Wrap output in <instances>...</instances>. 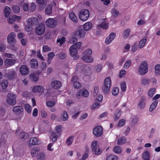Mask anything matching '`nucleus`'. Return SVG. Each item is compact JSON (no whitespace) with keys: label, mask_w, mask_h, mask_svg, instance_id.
Returning <instances> with one entry per match:
<instances>
[{"label":"nucleus","mask_w":160,"mask_h":160,"mask_svg":"<svg viewBox=\"0 0 160 160\" xmlns=\"http://www.w3.org/2000/svg\"><path fill=\"white\" fill-rule=\"evenodd\" d=\"M148 71V64L147 61L142 62L138 69V72L141 75L146 74Z\"/></svg>","instance_id":"obj_1"},{"label":"nucleus","mask_w":160,"mask_h":160,"mask_svg":"<svg viewBox=\"0 0 160 160\" xmlns=\"http://www.w3.org/2000/svg\"><path fill=\"white\" fill-rule=\"evenodd\" d=\"M82 71L85 76H89L91 74V69L88 66H82L81 64H78L77 65L76 72Z\"/></svg>","instance_id":"obj_2"},{"label":"nucleus","mask_w":160,"mask_h":160,"mask_svg":"<svg viewBox=\"0 0 160 160\" xmlns=\"http://www.w3.org/2000/svg\"><path fill=\"white\" fill-rule=\"evenodd\" d=\"M82 43L80 42H78L74 43L69 48V51L70 55L72 56L76 55L78 53V49L80 48Z\"/></svg>","instance_id":"obj_3"},{"label":"nucleus","mask_w":160,"mask_h":160,"mask_svg":"<svg viewBox=\"0 0 160 160\" xmlns=\"http://www.w3.org/2000/svg\"><path fill=\"white\" fill-rule=\"evenodd\" d=\"M22 8L25 12L29 11L33 12L36 10V6L34 2H32L30 3L24 2L22 5Z\"/></svg>","instance_id":"obj_4"},{"label":"nucleus","mask_w":160,"mask_h":160,"mask_svg":"<svg viewBox=\"0 0 160 160\" xmlns=\"http://www.w3.org/2000/svg\"><path fill=\"white\" fill-rule=\"evenodd\" d=\"M91 148L92 152L95 154L98 155L101 154L102 152V149L99 147L98 141H94L92 142Z\"/></svg>","instance_id":"obj_5"},{"label":"nucleus","mask_w":160,"mask_h":160,"mask_svg":"<svg viewBox=\"0 0 160 160\" xmlns=\"http://www.w3.org/2000/svg\"><path fill=\"white\" fill-rule=\"evenodd\" d=\"M17 96L16 94L9 93L7 95L6 102L8 104L11 105H13L16 103V99Z\"/></svg>","instance_id":"obj_6"},{"label":"nucleus","mask_w":160,"mask_h":160,"mask_svg":"<svg viewBox=\"0 0 160 160\" xmlns=\"http://www.w3.org/2000/svg\"><path fill=\"white\" fill-rule=\"evenodd\" d=\"M89 16V12L87 9H82L79 13V18L82 21H86Z\"/></svg>","instance_id":"obj_7"},{"label":"nucleus","mask_w":160,"mask_h":160,"mask_svg":"<svg viewBox=\"0 0 160 160\" xmlns=\"http://www.w3.org/2000/svg\"><path fill=\"white\" fill-rule=\"evenodd\" d=\"M57 24V21L54 18H49L45 22V24L47 26L51 28H53L56 27Z\"/></svg>","instance_id":"obj_8"},{"label":"nucleus","mask_w":160,"mask_h":160,"mask_svg":"<svg viewBox=\"0 0 160 160\" xmlns=\"http://www.w3.org/2000/svg\"><path fill=\"white\" fill-rule=\"evenodd\" d=\"M108 24L106 18H102L100 20L99 24L97 26V28L98 29L102 28L103 29L106 30L108 28Z\"/></svg>","instance_id":"obj_9"},{"label":"nucleus","mask_w":160,"mask_h":160,"mask_svg":"<svg viewBox=\"0 0 160 160\" xmlns=\"http://www.w3.org/2000/svg\"><path fill=\"white\" fill-rule=\"evenodd\" d=\"M89 95V92L88 90L85 89H81L78 90L76 95L77 98L80 99L81 97L87 98Z\"/></svg>","instance_id":"obj_10"},{"label":"nucleus","mask_w":160,"mask_h":160,"mask_svg":"<svg viewBox=\"0 0 160 160\" xmlns=\"http://www.w3.org/2000/svg\"><path fill=\"white\" fill-rule=\"evenodd\" d=\"M103 132L102 127L98 126L94 128L93 130V133L96 137H98L101 136Z\"/></svg>","instance_id":"obj_11"},{"label":"nucleus","mask_w":160,"mask_h":160,"mask_svg":"<svg viewBox=\"0 0 160 160\" xmlns=\"http://www.w3.org/2000/svg\"><path fill=\"white\" fill-rule=\"evenodd\" d=\"M45 30V27L44 24H40L36 28L35 32L37 35H41L44 33Z\"/></svg>","instance_id":"obj_12"},{"label":"nucleus","mask_w":160,"mask_h":160,"mask_svg":"<svg viewBox=\"0 0 160 160\" xmlns=\"http://www.w3.org/2000/svg\"><path fill=\"white\" fill-rule=\"evenodd\" d=\"M16 34L14 32L10 33L7 37V41L8 43L11 44L15 43L16 42L15 38Z\"/></svg>","instance_id":"obj_13"},{"label":"nucleus","mask_w":160,"mask_h":160,"mask_svg":"<svg viewBox=\"0 0 160 160\" xmlns=\"http://www.w3.org/2000/svg\"><path fill=\"white\" fill-rule=\"evenodd\" d=\"M14 59H7L4 61V65L6 68L14 65L16 62Z\"/></svg>","instance_id":"obj_14"},{"label":"nucleus","mask_w":160,"mask_h":160,"mask_svg":"<svg viewBox=\"0 0 160 160\" xmlns=\"http://www.w3.org/2000/svg\"><path fill=\"white\" fill-rule=\"evenodd\" d=\"M38 21L36 17H32L29 18L27 22L28 25L35 26L38 23Z\"/></svg>","instance_id":"obj_15"},{"label":"nucleus","mask_w":160,"mask_h":160,"mask_svg":"<svg viewBox=\"0 0 160 160\" xmlns=\"http://www.w3.org/2000/svg\"><path fill=\"white\" fill-rule=\"evenodd\" d=\"M116 34L114 32H112L107 36L105 39V43L107 44H109L115 38Z\"/></svg>","instance_id":"obj_16"},{"label":"nucleus","mask_w":160,"mask_h":160,"mask_svg":"<svg viewBox=\"0 0 160 160\" xmlns=\"http://www.w3.org/2000/svg\"><path fill=\"white\" fill-rule=\"evenodd\" d=\"M12 111L15 114L19 115L23 112V109L21 106H16L13 108Z\"/></svg>","instance_id":"obj_17"},{"label":"nucleus","mask_w":160,"mask_h":160,"mask_svg":"<svg viewBox=\"0 0 160 160\" xmlns=\"http://www.w3.org/2000/svg\"><path fill=\"white\" fill-rule=\"evenodd\" d=\"M44 90L43 88L40 85H37L32 88V91L34 93H42Z\"/></svg>","instance_id":"obj_18"},{"label":"nucleus","mask_w":160,"mask_h":160,"mask_svg":"<svg viewBox=\"0 0 160 160\" xmlns=\"http://www.w3.org/2000/svg\"><path fill=\"white\" fill-rule=\"evenodd\" d=\"M19 71L20 73L22 75H26L29 72V69L27 66L23 65L20 68Z\"/></svg>","instance_id":"obj_19"},{"label":"nucleus","mask_w":160,"mask_h":160,"mask_svg":"<svg viewBox=\"0 0 160 160\" xmlns=\"http://www.w3.org/2000/svg\"><path fill=\"white\" fill-rule=\"evenodd\" d=\"M78 79V77L76 76H73L72 79V82L73 84L74 87L76 88H80L81 87L80 83L77 81Z\"/></svg>","instance_id":"obj_20"},{"label":"nucleus","mask_w":160,"mask_h":160,"mask_svg":"<svg viewBox=\"0 0 160 160\" xmlns=\"http://www.w3.org/2000/svg\"><path fill=\"white\" fill-rule=\"evenodd\" d=\"M16 72L13 70H9V73L6 74V76L10 80H13L16 76Z\"/></svg>","instance_id":"obj_21"},{"label":"nucleus","mask_w":160,"mask_h":160,"mask_svg":"<svg viewBox=\"0 0 160 160\" xmlns=\"http://www.w3.org/2000/svg\"><path fill=\"white\" fill-rule=\"evenodd\" d=\"M41 72L39 71L38 74L35 73H31L29 75V78L30 80L33 82H37L39 79V75L41 73Z\"/></svg>","instance_id":"obj_22"},{"label":"nucleus","mask_w":160,"mask_h":160,"mask_svg":"<svg viewBox=\"0 0 160 160\" xmlns=\"http://www.w3.org/2000/svg\"><path fill=\"white\" fill-rule=\"evenodd\" d=\"M61 82L59 81H54L52 82L51 84V87L55 89H58L61 86Z\"/></svg>","instance_id":"obj_23"},{"label":"nucleus","mask_w":160,"mask_h":160,"mask_svg":"<svg viewBox=\"0 0 160 160\" xmlns=\"http://www.w3.org/2000/svg\"><path fill=\"white\" fill-rule=\"evenodd\" d=\"M146 104V99L144 97H142L138 104V107L139 109H142L145 107Z\"/></svg>","instance_id":"obj_24"},{"label":"nucleus","mask_w":160,"mask_h":160,"mask_svg":"<svg viewBox=\"0 0 160 160\" xmlns=\"http://www.w3.org/2000/svg\"><path fill=\"white\" fill-rule=\"evenodd\" d=\"M41 141L38 140L36 137H32L29 140V144L32 145H35L40 144Z\"/></svg>","instance_id":"obj_25"},{"label":"nucleus","mask_w":160,"mask_h":160,"mask_svg":"<svg viewBox=\"0 0 160 160\" xmlns=\"http://www.w3.org/2000/svg\"><path fill=\"white\" fill-rule=\"evenodd\" d=\"M92 27V24L91 22H86L83 25V28L85 31L90 30Z\"/></svg>","instance_id":"obj_26"},{"label":"nucleus","mask_w":160,"mask_h":160,"mask_svg":"<svg viewBox=\"0 0 160 160\" xmlns=\"http://www.w3.org/2000/svg\"><path fill=\"white\" fill-rule=\"evenodd\" d=\"M82 59L85 62L90 63L92 62L94 60V58L91 55L87 56H82Z\"/></svg>","instance_id":"obj_27"},{"label":"nucleus","mask_w":160,"mask_h":160,"mask_svg":"<svg viewBox=\"0 0 160 160\" xmlns=\"http://www.w3.org/2000/svg\"><path fill=\"white\" fill-rule=\"evenodd\" d=\"M158 103V101H154L152 102L149 109V110L150 112H152L155 109L157 106Z\"/></svg>","instance_id":"obj_28"},{"label":"nucleus","mask_w":160,"mask_h":160,"mask_svg":"<svg viewBox=\"0 0 160 160\" xmlns=\"http://www.w3.org/2000/svg\"><path fill=\"white\" fill-rule=\"evenodd\" d=\"M85 32L82 29H80L76 32V35L77 37L80 38H83L84 37Z\"/></svg>","instance_id":"obj_29"},{"label":"nucleus","mask_w":160,"mask_h":160,"mask_svg":"<svg viewBox=\"0 0 160 160\" xmlns=\"http://www.w3.org/2000/svg\"><path fill=\"white\" fill-rule=\"evenodd\" d=\"M147 39L146 38H144L139 42L138 47L140 48H142L146 44Z\"/></svg>","instance_id":"obj_30"},{"label":"nucleus","mask_w":160,"mask_h":160,"mask_svg":"<svg viewBox=\"0 0 160 160\" xmlns=\"http://www.w3.org/2000/svg\"><path fill=\"white\" fill-rule=\"evenodd\" d=\"M52 140V142H55L57 140L58 136L56 133L54 132H52L49 137Z\"/></svg>","instance_id":"obj_31"},{"label":"nucleus","mask_w":160,"mask_h":160,"mask_svg":"<svg viewBox=\"0 0 160 160\" xmlns=\"http://www.w3.org/2000/svg\"><path fill=\"white\" fill-rule=\"evenodd\" d=\"M39 149L37 147H34L31 151V153L32 157L35 156L39 152Z\"/></svg>","instance_id":"obj_32"},{"label":"nucleus","mask_w":160,"mask_h":160,"mask_svg":"<svg viewBox=\"0 0 160 160\" xmlns=\"http://www.w3.org/2000/svg\"><path fill=\"white\" fill-rule=\"evenodd\" d=\"M130 30L129 29L124 30L122 33L123 38L125 39L128 38L130 35Z\"/></svg>","instance_id":"obj_33"},{"label":"nucleus","mask_w":160,"mask_h":160,"mask_svg":"<svg viewBox=\"0 0 160 160\" xmlns=\"http://www.w3.org/2000/svg\"><path fill=\"white\" fill-rule=\"evenodd\" d=\"M70 19L75 22H77L78 19L74 13L73 12H70L69 15Z\"/></svg>","instance_id":"obj_34"},{"label":"nucleus","mask_w":160,"mask_h":160,"mask_svg":"<svg viewBox=\"0 0 160 160\" xmlns=\"http://www.w3.org/2000/svg\"><path fill=\"white\" fill-rule=\"evenodd\" d=\"M8 81L7 79H4L2 81L1 85L2 88L3 89H5L8 87Z\"/></svg>","instance_id":"obj_35"},{"label":"nucleus","mask_w":160,"mask_h":160,"mask_svg":"<svg viewBox=\"0 0 160 160\" xmlns=\"http://www.w3.org/2000/svg\"><path fill=\"white\" fill-rule=\"evenodd\" d=\"M155 74L158 76L160 75V64H157L154 67Z\"/></svg>","instance_id":"obj_36"},{"label":"nucleus","mask_w":160,"mask_h":160,"mask_svg":"<svg viewBox=\"0 0 160 160\" xmlns=\"http://www.w3.org/2000/svg\"><path fill=\"white\" fill-rule=\"evenodd\" d=\"M74 137L73 136H71L68 138L66 140V143L67 145L69 146L72 144L73 140Z\"/></svg>","instance_id":"obj_37"},{"label":"nucleus","mask_w":160,"mask_h":160,"mask_svg":"<svg viewBox=\"0 0 160 160\" xmlns=\"http://www.w3.org/2000/svg\"><path fill=\"white\" fill-rule=\"evenodd\" d=\"M102 68V64H97L94 69V71L96 73H99L101 72Z\"/></svg>","instance_id":"obj_38"},{"label":"nucleus","mask_w":160,"mask_h":160,"mask_svg":"<svg viewBox=\"0 0 160 160\" xmlns=\"http://www.w3.org/2000/svg\"><path fill=\"white\" fill-rule=\"evenodd\" d=\"M30 66L32 68H35L38 65L37 60L35 59H31L30 62Z\"/></svg>","instance_id":"obj_39"},{"label":"nucleus","mask_w":160,"mask_h":160,"mask_svg":"<svg viewBox=\"0 0 160 160\" xmlns=\"http://www.w3.org/2000/svg\"><path fill=\"white\" fill-rule=\"evenodd\" d=\"M156 90L155 88H153L150 89L148 92V94L149 98L152 97L155 93Z\"/></svg>","instance_id":"obj_40"},{"label":"nucleus","mask_w":160,"mask_h":160,"mask_svg":"<svg viewBox=\"0 0 160 160\" xmlns=\"http://www.w3.org/2000/svg\"><path fill=\"white\" fill-rule=\"evenodd\" d=\"M11 13V9L8 6L5 7L4 9V13L5 17L6 18L8 17Z\"/></svg>","instance_id":"obj_41"},{"label":"nucleus","mask_w":160,"mask_h":160,"mask_svg":"<svg viewBox=\"0 0 160 160\" xmlns=\"http://www.w3.org/2000/svg\"><path fill=\"white\" fill-rule=\"evenodd\" d=\"M110 87V86L104 84L102 87V90L104 93H108L109 91Z\"/></svg>","instance_id":"obj_42"},{"label":"nucleus","mask_w":160,"mask_h":160,"mask_svg":"<svg viewBox=\"0 0 160 160\" xmlns=\"http://www.w3.org/2000/svg\"><path fill=\"white\" fill-rule=\"evenodd\" d=\"M56 104L55 100H50L46 102V104L48 107H51L54 106Z\"/></svg>","instance_id":"obj_43"},{"label":"nucleus","mask_w":160,"mask_h":160,"mask_svg":"<svg viewBox=\"0 0 160 160\" xmlns=\"http://www.w3.org/2000/svg\"><path fill=\"white\" fill-rule=\"evenodd\" d=\"M68 117L67 112L66 111H63L61 114V118L63 121H65L68 119Z\"/></svg>","instance_id":"obj_44"},{"label":"nucleus","mask_w":160,"mask_h":160,"mask_svg":"<svg viewBox=\"0 0 160 160\" xmlns=\"http://www.w3.org/2000/svg\"><path fill=\"white\" fill-rule=\"evenodd\" d=\"M92 53V50L91 48H88L83 52V56L91 55Z\"/></svg>","instance_id":"obj_45"},{"label":"nucleus","mask_w":160,"mask_h":160,"mask_svg":"<svg viewBox=\"0 0 160 160\" xmlns=\"http://www.w3.org/2000/svg\"><path fill=\"white\" fill-rule=\"evenodd\" d=\"M119 88L117 87H113L112 89V94L114 96H117L119 92Z\"/></svg>","instance_id":"obj_46"},{"label":"nucleus","mask_w":160,"mask_h":160,"mask_svg":"<svg viewBox=\"0 0 160 160\" xmlns=\"http://www.w3.org/2000/svg\"><path fill=\"white\" fill-rule=\"evenodd\" d=\"M54 55V54L53 52H51L48 54L47 62L48 64L51 63V61Z\"/></svg>","instance_id":"obj_47"},{"label":"nucleus","mask_w":160,"mask_h":160,"mask_svg":"<svg viewBox=\"0 0 160 160\" xmlns=\"http://www.w3.org/2000/svg\"><path fill=\"white\" fill-rule=\"evenodd\" d=\"M121 114V112L120 111L118 110L116 111L114 116V119L117 120L119 119L120 117Z\"/></svg>","instance_id":"obj_48"},{"label":"nucleus","mask_w":160,"mask_h":160,"mask_svg":"<svg viewBox=\"0 0 160 160\" xmlns=\"http://www.w3.org/2000/svg\"><path fill=\"white\" fill-rule=\"evenodd\" d=\"M62 126L61 125L56 126L55 128V130L57 133L60 134L62 132Z\"/></svg>","instance_id":"obj_49"},{"label":"nucleus","mask_w":160,"mask_h":160,"mask_svg":"<svg viewBox=\"0 0 160 160\" xmlns=\"http://www.w3.org/2000/svg\"><path fill=\"white\" fill-rule=\"evenodd\" d=\"M111 13L113 17H116L119 14V12L118 10L114 8H113L112 9Z\"/></svg>","instance_id":"obj_50"},{"label":"nucleus","mask_w":160,"mask_h":160,"mask_svg":"<svg viewBox=\"0 0 160 160\" xmlns=\"http://www.w3.org/2000/svg\"><path fill=\"white\" fill-rule=\"evenodd\" d=\"M19 137L25 140L28 138L29 136L28 133L24 132H22L20 133Z\"/></svg>","instance_id":"obj_51"},{"label":"nucleus","mask_w":160,"mask_h":160,"mask_svg":"<svg viewBox=\"0 0 160 160\" xmlns=\"http://www.w3.org/2000/svg\"><path fill=\"white\" fill-rule=\"evenodd\" d=\"M52 5H49L47 6L46 8L45 12L47 14H50L52 12Z\"/></svg>","instance_id":"obj_52"},{"label":"nucleus","mask_w":160,"mask_h":160,"mask_svg":"<svg viewBox=\"0 0 160 160\" xmlns=\"http://www.w3.org/2000/svg\"><path fill=\"white\" fill-rule=\"evenodd\" d=\"M150 157V155L148 151H146L143 153L142 155L143 159H149Z\"/></svg>","instance_id":"obj_53"},{"label":"nucleus","mask_w":160,"mask_h":160,"mask_svg":"<svg viewBox=\"0 0 160 160\" xmlns=\"http://www.w3.org/2000/svg\"><path fill=\"white\" fill-rule=\"evenodd\" d=\"M142 84L145 86H148L150 83V80L146 78H143L141 79Z\"/></svg>","instance_id":"obj_54"},{"label":"nucleus","mask_w":160,"mask_h":160,"mask_svg":"<svg viewBox=\"0 0 160 160\" xmlns=\"http://www.w3.org/2000/svg\"><path fill=\"white\" fill-rule=\"evenodd\" d=\"M126 141V138H120L118 140L117 144L118 145L124 143Z\"/></svg>","instance_id":"obj_55"},{"label":"nucleus","mask_w":160,"mask_h":160,"mask_svg":"<svg viewBox=\"0 0 160 160\" xmlns=\"http://www.w3.org/2000/svg\"><path fill=\"white\" fill-rule=\"evenodd\" d=\"M12 10L15 13H17L20 11V8L17 5H14L12 8Z\"/></svg>","instance_id":"obj_56"},{"label":"nucleus","mask_w":160,"mask_h":160,"mask_svg":"<svg viewBox=\"0 0 160 160\" xmlns=\"http://www.w3.org/2000/svg\"><path fill=\"white\" fill-rule=\"evenodd\" d=\"M111 80L110 77H108L106 78L104 80V84L109 86H111Z\"/></svg>","instance_id":"obj_57"},{"label":"nucleus","mask_w":160,"mask_h":160,"mask_svg":"<svg viewBox=\"0 0 160 160\" xmlns=\"http://www.w3.org/2000/svg\"><path fill=\"white\" fill-rule=\"evenodd\" d=\"M25 110L29 113H30L32 111V108L31 106L28 104H26L24 105Z\"/></svg>","instance_id":"obj_58"},{"label":"nucleus","mask_w":160,"mask_h":160,"mask_svg":"<svg viewBox=\"0 0 160 160\" xmlns=\"http://www.w3.org/2000/svg\"><path fill=\"white\" fill-rule=\"evenodd\" d=\"M132 63V61L131 60H128L124 64L123 66V68L125 69L128 68L130 66Z\"/></svg>","instance_id":"obj_59"},{"label":"nucleus","mask_w":160,"mask_h":160,"mask_svg":"<svg viewBox=\"0 0 160 160\" xmlns=\"http://www.w3.org/2000/svg\"><path fill=\"white\" fill-rule=\"evenodd\" d=\"M114 152L117 153H120L122 152V150L121 148L118 146H116L113 148Z\"/></svg>","instance_id":"obj_60"},{"label":"nucleus","mask_w":160,"mask_h":160,"mask_svg":"<svg viewBox=\"0 0 160 160\" xmlns=\"http://www.w3.org/2000/svg\"><path fill=\"white\" fill-rule=\"evenodd\" d=\"M65 40V38L62 37L58 38L57 40V42L58 43H59L60 45L61 46L64 42Z\"/></svg>","instance_id":"obj_61"},{"label":"nucleus","mask_w":160,"mask_h":160,"mask_svg":"<svg viewBox=\"0 0 160 160\" xmlns=\"http://www.w3.org/2000/svg\"><path fill=\"white\" fill-rule=\"evenodd\" d=\"M51 50V48L47 45H44L42 47V52H46Z\"/></svg>","instance_id":"obj_62"},{"label":"nucleus","mask_w":160,"mask_h":160,"mask_svg":"<svg viewBox=\"0 0 160 160\" xmlns=\"http://www.w3.org/2000/svg\"><path fill=\"white\" fill-rule=\"evenodd\" d=\"M117 157L113 155H110L107 157L106 160H117Z\"/></svg>","instance_id":"obj_63"},{"label":"nucleus","mask_w":160,"mask_h":160,"mask_svg":"<svg viewBox=\"0 0 160 160\" xmlns=\"http://www.w3.org/2000/svg\"><path fill=\"white\" fill-rule=\"evenodd\" d=\"M15 19L14 15L11 16L8 19V23L12 24L15 22Z\"/></svg>","instance_id":"obj_64"}]
</instances>
